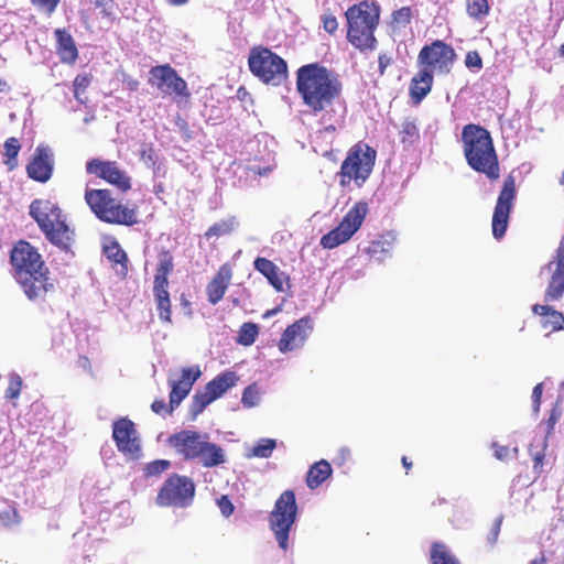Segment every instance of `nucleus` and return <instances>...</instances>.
Here are the masks:
<instances>
[{
	"mask_svg": "<svg viewBox=\"0 0 564 564\" xmlns=\"http://www.w3.org/2000/svg\"><path fill=\"white\" fill-rule=\"evenodd\" d=\"M466 10L469 17L481 19L488 15L490 7L488 0H466Z\"/></svg>",
	"mask_w": 564,
	"mask_h": 564,
	"instance_id": "40",
	"label": "nucleus"
},
{
	"mask_svg": "<svg viewBox=\"0 0 564 564\" xmlns=\"http://www.w3.org/2000/svg\"><path fill=\"white\" fill-rule=\"evenodd\" d=\"M465 65L469 69L480 70L484 66L482 58L477 51H469L465 57Z\"/></svg>",
	"mask_w": 564,
	"mask_h": 564,
	"instance_id": "49",
	"label": "nucleus"
},
{
	"mask_svg": "<svg viewBox=\"0 0 564 564\" xmlns=\"http://www.w3.org/2000/svg\"><path fill=\"white\" fill-rule=\"evenodd\" d=\"M296 89L304 105L317 113L340 97L343 84L335 72L319 63H311L296 70Z\"/></svg>",
	"mask_w": 564,
	"mask_h": 564,
	"instance_id": "2",
	"label": "nucleus"
},
{
	"mask_svg": "<svg viewBox=\"0 0 564 564\" xmlns=\"http://www.w3.org/2000/svg\"><path fill=\"white\" fill-rule=\"evenodd\" d=\"M431 564H460L448 546L442 542H434L431 545Z\"/></svg>",
	"mask_w": 564,
	"mask_h": 564,
	"instance_id": "33",
	"label": "nucleus"
},
{
	"mask_svg": "<svg viewBox=\"0 0 564 564\" xmlns=\"http://www.w3.org/2000/svg\"><path fill=\"white\" fill-rule=\"evenodd\" d=\"M434 75L426 69H420L410 82V97L413 104H420L431 91Z\"/></svg>",
	"mask_w": 564,
	"mask_h": 564,
	"instance_id": "25",
	"label": "nucleus"
},
{
	"mask_svg": "<svg viewBox=\"0 0 564 564\" xmlns=\"http://www.w3.org/2000/svg\"><path fill=\"white\" fill-rule=\"evenodd\" d=\"M552 271L551 279L544 292L545 303L561 300L564 295V242H560L555 260L547 264Z\"/></svg>",
	"mask_w": 564,
	"mask_h": 564,
	"instance_id": "20",
	"label": "nucleus"
},
{
	"mask_svg": "<svg viewBox=\"0 0 564 564\" xmlns=\"http://www.w3.org/2000/svg\"><path fill=\"white\" fill-rule=\"evenodd\" d=\"M501 524H502V518H497V519H495V521L492 522V524L489 528L486 540L490 547H492L498 541L500 530H501Z\"/></svg>",
	"mask_w": 564,
	"mask_h": 564,
	"instance_id": "48",
	"label": "nucleus"
},
{
	"mask_svg": "<svg viewBox=\"0 0 564 564\" xmlns=\"http://www.w3.org/2000/svg\"><path fill=\"white\" fill-rule=\"evenodd\" d=\"M106 257L113 263L121 267L120 273L126 276L128 273V256L117 241H111L105 247Z\"/></svg>",
	"mask_w": 564,
	"mask_h": 564,
	"instance_id": "34",
	"label": "nucleus"
},
{
	"mask_svg": "<svg viewBox=\"0 0 564 564\" xmlns=\"http://www.w3.org/2000/svg\"><path fill=\"white\" fill-rule=\"evenodd\" d=\"M394 241L395 236L393 234L381 235L369 243L366 248V253L377 261H383L390 254Z\"/></svg>",
	"mask_w": 564,
	"mask_h": 564,
	"instance_id": "28",
	"label": "nucleus"
},
{
	"mask_svg": "<svg viewBox=\"0 0 564 564\" xmlns=\"http://www.w3.org/2000/svg\"><path fill=\"white\" fill-rule=\"evenodd\" d=\"M232 279V268L229 263L221 264L206 286L207 301L212 305L219 303L226 294Z\"/></svg>",
	"mask_w": 564,
	"mask_h": 564,
	"instance_id": "22",
	"label": "nucleus"
},
{
	"mask_svg": "<svg viewBox=\"0 0 564 564\" xmlns=\"http://www.w3.org/2000/svg\"><path fill=\"white\" fill-rule=\"evenodd\" d=\"M544 458H545L544 449H541V451L535 452L534 454H532L533 470L538 475L543 473V462H544Z\"/></svg>",
	"mask_w": 564,
	"mask_h": 564,
	"instance_id": "54",
	"label": "nucleus"
},
{
	"mask_svg": "<svg viewBox=\"0 0 564 564\" xmlns=\"http://www.w3.org/2000/svg\"><path fill=\"white\" fill-rule=\"evenodd\" d=\"M29 215L35 220L45 238L61 250L68 251L74 241V230L57 203L36 198L29 206Z\"/></svg>",
	"mask_w": 564,
	"mask_h": 564,
	"instance_id": "4",
	"label": "nucleus"
},
{
	"mask_svg": "<svg viewBox=\"0 0 564 564\" xmlns=\"http://www.w3.org/2000/svg\"><path fill=\"white\" fill-rule=\"evenodd\" d=\"M151 410L160 415L171 414L173 411H170V403L166 404L164 400H154L151 404Z\"/></svg>",
	"mask_w": 564,
	"mask_h": 564,
	"instance_id": "55",
	"label": "nucleus"
},
{
	"mask_svg": "<svg viewBox=\"0 0 564 564\" xmlns=\"http://www.w3.org/2000/svg\"><path fill=\"white\" fill-rule=\"evenodd\" d=\"M312 330L313 321L310 316H304L295 321L283 332L278 343L279 350L285 354L301 348L305 344Z\"/></svg>",
	"mask_w": 564,
	"mask_h": 564,
	"instance_id": "19",
	"label": "nucleus"
},
{
	"mask_svg": "<svg viewBox=\"0 0 564 564\" xmlns=\"http://www.w3.org/2000/svg\"><path fill=\"white\" fill-rule=\"evenodd\" d=\"M148 83L163 96H175L185 100L191 98L187 83L170 64L151 67Z\"/></svg>",
	"mask_w": 564,
	"mask_h": 564,
	"instance_id": "14",
	"label": "nucleus"
},
{
	"mask_svg": "<svg viewBox=\"0 0 564 564\" xmlns=\"http://www.w3.org/2000/svg\"><path fill=\"white\" fill-rule=\"evenodd\" d=\"M456 57V52L452 45L442 40H435L421 48L417 63L422 66L421 69L429 68V72L433 75L434 72L447 75L451 73Z\"/></svg>",
	"mask_w": 564,
	"mask_h": 564,
	"instance_id": "12",
	"label": "nucleus"
},
{
	"mask_svg": "<svg viewBox=\"0 0 564 564\" xmlns=\"http://www.w3.org/2000/svg\"><path fill=\"white\" fill-rule=\"evenodd\" d=\"M10 87L8 86L7 82L0 78V93L9 91Z\"/></svg>",
	"mask_w": 564,
	"mask_h": 564,
	"instance_id": "63",
	"label": "nucleus"
},
{
	"mask_svg": "<svg viewBox=\"0 0 564 564\" xmlns=\"http://www.w3.org/2000/svg\"><path fill=\"white\" fill-rule=\"evenodd\" d=\"M296 517L297 505L295 492L288 489L276 499L273 510L269 516L270 529L283 551L289 549V535L296 521Z\"/></svg>",
	"mask_w": 564,
	"mask_h": 564,
	"instance_id": "10",
	"label": "nucleus"
},
{
	"mask_svg": "<svg viewBox=\"0 0 564 564\" xmlns=\"http://www.w3.org/2000/svg\"><path fill=\"white\" fill-rule=\"evenodd\" d=\"M322 21L323 29L329 34H335L338 29L337 19L332 14H324Z\"/></svg>",
	"mask_w": 564,
	"mask_h": 564,
	"instance_id": "53",
	"label": "nucleus"
},
{
	"mask_svg": "<svg viewBox=\"0 0 564 564\" xmlns=\"http://www.w3.org/2000/svg\"><path fill=\"white\" fill-rule=\"evenodd\" d=\"M562 413L561 410L556 406H554L549 415V419L546 420V436L551 435L553 433L555 424L558 422Z\"/></svg>",
	"mask_w": 564,
	"mask_h": 564,
	"instance_id": "50",
	"label": "nucleus"
},
{
	"mask_svg": "<svg viewBox=\"0 0 564 564\" xmlns=\"http://www.w3.org/2000/svg\"><path fill=\"white\" fill-rule=\"evenodd\" d=\"M30 2L40 12L51 15L55 12L61 0H30Z\"/></svg>",
	"mask_w": 564,
	"mask_h": 564,
	"instance_id": "45",
	"label": "nucleus"
},
{
	"mask_svg": "<svg viewBox=\"0 0 564 564\" xmlns=\"http://www.w3.org/2000/svg\"><path fill=\"white\" fill-rule=\"evenodd\" d=\"M174 269V257L170 250L159 252V262L156 265L153 285L169 286V275Z\"/></svg>",
	"mask_w": 564,
	"mask_h": 564,
	"instance_id": "30",
	"label": "nucleus"
},
{
	"mask_svg": "<svg viewBox=\"0 0 564 564\" xmlns=\"http://www.w3.org/2000/svg\"><path fill=\"white\" fill-rule=\"evenodd\" d=\"M259 334L258 325L254 323H243L238 332V343L243 346L252 345Z\"/></svg>",
	"mask_w": 564,
	"mask_h": 564,
	"instance_id": "39",
	"label": "nucleus"
},
{
	"mask_svg": "<svg viewBox=\"0 0 564 564\" xmlns=\"http://www.w3.org/2000/svg\"><path fill=\"white\" fill-rule=\"evenodd\" d=\"M542 392H543L542 383H538L532 390V402H533V408H534L535 412L539 411V408L541 404Z\"/></svg>",
	"mask_w": 564,
	"mask_h": 564,
	"instance_id": "57",
	"label": "nucleus"
},
{
	"mask_svg": "<svg viewBox=\"0 0 564 564\" xmlns=\"http://www.w3.org/2000/svg\"><path fill=\"white\" fill-rule=\"evenodd\" d=\"M167 443L184 459H199L204 467H215L225 463L224 449L217 444L203 440L196 431L183 430L172 434Z\"/></svg>",
	"mask_w": 564,
	"mask_h": 564,
	"instance_id": "7",
	"label": "nucleus"
},
{
	"mask_svg": "<svg viewBox=\"0 0 564 564\" xmlns=\"http://www.w3.org/2000/svg\"><path fill=\"white\" fill-rule=\"evenodd\" d=\"M401 463L406 471V474L410 471V469L412 468V462L409 460V458L406 456H403L401 458Z\"/></svg>",
	"mask_w": 564,
	"mask_h": 564,
	"instance_id": "60",
	"label": "nucleus"
},
{
	"mask_svg": "<svg viewBox=\"0 0 564 564\" xmlns=\"http://www.w3.org/2000/svg\"><path fill=\"white\" fill-rule=\"evenodd\" d=\"M529 564H546V557L542 554L540 557H535L530 561Z\"/></svg>",
	"mask_w": 564,
	"mask_h": 564,
	"instance_id": "61",
	"label": "nucleus"
},
{
	"mask_svg": "<svg viewBox=\"0 0 564 564\" xmlns=\"http://www.w3.org/2000/svg\"><path fill=\"white\" fill-rule=\"evenodd\" d=\"M332 474V465L327 460L321 459L310 467L306 475V485L310 489H316L327 480Z\"/></svg>",
	"mask_w": 564,
	"mask_h": 564,
	"instance_id": "29",
	"label": "nucleus"
},
{
	"mask_svg": "<svg viewBox=\"0 0 564 564\" xmlns=\"http://www.w3.org/2000/svg\"><path fill=\"white\" fill-rule=\"evenodd\" d=\"M200 375L202 371L198 366L184 368L180 379L170 381V411H174L188 395L193 384L198 380Z\"/></svg>",
	"mask_w": 564,
	"mask_h": 564,
	"instance_id": "21",
	"label": "nucleus"
},
{
	"mask_svg": "<svg viewBox=\"0 0 564 564\" xmlns=\"http://www.w3.org/2000/svg\"><path fill=\"white\" fill-rule=\"evenodd\" d=\"M401 142L403 144H414L420 139V132L414 121L404 120L400 129Z\"/></svg>",
	"mask_w": 564,
	"mask_h": 564,
	"instance_id": "37",
	"label": "nucleus"
},
{
	"mask_svg": "<svg viewBox=\"0 0 564 564\" xmlns=\"http://www.w3.org/2000/svg\"><path fill=\"white\" fill-rule=\"evenodd\" d=\"M216 399L207 391L205 390L203 392H196L193 395L191 405H189V412L193 417H196L198 414H200L208 404H210Z\"/></svg>",
	"mask_w": 564,
	"mask_h": 564,
	"instance_id": "35",
	"label": "nucleus"
},
{
	"mask_svg": "<svg viewBox=\"0 0 564 564\" xmlns=\"http://www.w3.org/2000/svg\"><path fill=\"white\" fill-rule=\"evenodd\" d=\"M260 401V389L258 384H249L242 392L241 402L245 408H253L259 404Z\"/></svg>",
	"mask_w": 564,
	"mask_h": 564,
	"instance_id": "43",
	"label": "nucleus"
},
{
	"mask_svg": "<svg viewBox=\"0 0 564 564\" xmlns=\"http://www.w3.org/2000/svg\"><path fill=\"white\" fill-rule=\"evenodd\" d=\"M238 380L239 378L235 371H224L210 380L205 388L215 399H218L235 387Z\"/></svg>",
	"mask_w": 564,
	"mask_h": 564,
	"instance_id": "27",
	"label": "nucleus"
},
{
	"mask_svg": "<svg viewBox=\"0 0 564 564\" xmlns=\"http://www.w3.org/2000/svg\"><path fill=\"white\" fill-rule=\"evenodd\" d=\"M28 177L46 183L51 180L54 171V155L50 147L39 144L25 167Z\"/></svg>",
	"mask_w": 564,
	"mask_h": 564,
	"instance_id": "18",
	"label": "nucleus"
},
{
	"mask_svg": "<svg viewBox=\"0 0 564 564\" xmlns=\"http://www.w3.org/2000/svg\"><path fill=\"white\" fill-rule=\"evenodd\" d=\"M516 196V180L513 176L509 175L503 181L492 215V235L498 240L501 239L507 231Z\"/></svg>",
	"mask_w": 564,
	"mask_h": 564,
	"instance_id": "15",
	"label": "nucleus"
},
{
	"mask_svg": "<svg viewBox=\"0 0 564 564\" xmlns=\"http://www.w3.org/2000/svg\"><path fill=\"white\" fill-rule=\"evenodd\" d=\"M23 387V380L18 373H11L8 378V387L4 395L9 400H15L19 398Z\"/></svg>",
	"mask_w": 564,
	"mask_h": 564,
	"instance_id": "42",
	"label": "nucleus"
},
{
	"mask_svg": "<svg viewBox=\"0 0 564 564\" xmlns=\"http://www.w3.org/2000/svg\"><path fill=\"white\" fill-rule=\"evenodd\" d=\"M392 63V58L387 54H380L378 57V66L380 75H383L386 68Z\"/></svg>",
	"mask_w": 564,
	"mask_h": 564,
	"instance_id": "58",
	"label": "nucleus"
},
{
	"mask_svg": "<svg viewBox=\"0 0 564 564\" xmlns=\"http://www.w3.org/2000/svg\"><path fill=\"white\" fill-rule=\"evenodd\" d=\"M171 6L180 7L188 2V0H167Z\"/></svg>",
	"mask_w": 564,
	"mask_h": 564,
	"instance_id": "62",
	"label": "nucleus"
},
{
	"mask_svg": "<svg viewBox=\"0 0 564 564\" xmlns=\"http://www.w3.org/2000/svg\"><path fill=\"white\" fill-rule=\"evenodd\" d=\"M532 313L540 317V325L549 333L564 330V314L549 304H534Z\"/></svg>",
	"mask_w": 564,
	"mask_h": 564,
	"instance_id": "24",
	"label": "nucleus"
},
{
	"mask_svg": "<svg viewBox=\"0 0 564 564\" xmlns=\"http://www.w3.org/2000/svg\"><path fill=\"white\" fill-rule=\"evenodd\" d=\"M171 463L166 459H156L150 462L144 467L145 476H158L169 469Z\"/></svg>",
	"mask_w": 564,
	"mask_h": 564,
	"instance_id": "44",
	"label": "nucleus"
},
{
	"mask_svg": "<svg viewBox=\"0 0 564 564\" xmlns=\"http://www.w3.org/2000/svg\"><path fill=\"white\" fill-rule=\"evenodd\" d=\"M91 80L93 76L90 74H78L73 82L74 97L82 105L87 102L85 91L89 87Z\"/></svg>",
	"mask_w": 564,
	"mask_h": 564,
	"instance_id": "36",
	"label": "nucleus"
},
{
	"mask_svg": "<svg viewBox=\"0 0 564 564\" xmlns=\"http://www.w3.org/2000/svg\"><path fill=\"white\" fill-rule=\"evenodd\" d=\"M217 505L225 517H229L234 513L235 507L228 496H221L217 500Z\"/></svg>",
	"mask_w": 564,
	"mask_h": 564,
	"instance_id": "52",
	"label": "nucleus"
},
{
	"mask_svg": "<svg viewBox=\"0 0 564 564\" xmlns=\"http://www.w3.org/2000/svg\"><path fill=\"white\" fill-rule=\"evenodd\" d=\"M22 145L18 138L11 137L8 138L3 143V164L8 167L9 171H13L18 167V155Z\"/></svg>",
	"mask_w": 564,
	"mask_h": 564,
	"instance_id": "32",
	"label": "nucleus"
},
{
	"mask_svg": "<svg viewBox=\"0 0 564 564\" xmlns=\"http://www.w3.org/2000/svg\"><path fill=\"white\" fill-rule=\"evenodd\" d=\"M96 8H102L105 9L109 3L112 2V0H90Z\"/></svg>",
	"mask_w": 564,
	"mask_h": 564,
	"instance_id": "59",
	"label": "nucleus"
},
{
	"mask_svg": "<svg viewBox=\"0 0 564 564\" xmlns=\"http://www.w3.org/2000/svg\"><path fill=\"white\" fill-rule=\"evenodd\" d=\"M195 495V485L192 479L177 474L171 475L161 487L156 503L161 507H187Z\"/></svg>",
	"mask_w": 564,
	"mask_h": 564,
	"instance_id": "13",
	"label": "nucleus"
},
{
	"mask_svg": "<svg viewBox=\"0 0 564 564\" xmlns=\"http://www.w3.org/2000/svg\"><path fill=\"white\" fill-rule=\"evenodd\" d=\"M0 521L6 527L18 524L20 522V517L17 509L9 506L4 510L0 511Z\"/></svg>",
	"mask_w": 564,
	"mask_h": 564,
	"instance_id": "46",
	"label": "nucleus"
},
{
	"mask_svg": "<svg viewBox=\"0 0 564 564\" xmlns=\"http://www.w3.org/2000/svg\"><path fill=\"white\" fill-rule=\"evenodd\" d=\"M347 19V40L360 51H372L377 46L375 30L379 23V8L361 1L348 8L345 13Z\"/></svg>",
	"mask_w": 564,
	"mask_h": 564,
	"instance_id": "6",
	"label": "nucleus"
},
{
	"mask_svg": "<svg viewBox=\"0 0 564 564\" xmlns=\"http://www.w3.org/2000/svg\"><path fill=\"white\" fill-rule=\"evenodd\" d=\"M235 220L234 218L223 219L213 226H210L204 234L205 238L210 239L213 237H221L229 235L234 230Z\"/></svg>",
	"mask_w": 564,
	"mask_h": 564,
	"instance_id": "38",
	"label": "nucleus"
},
{
	"mask_svg": "<svg viewBox=\"0 0 564 564\" xmlns=\"http://www.w3.org/2000/svg\"><path fill=\"white\" fill-rule=\"evenodd\" d=\"M167 288L164 285H153V295L160 319L164 323H172V304Z\"/></svg>",
	"mask_w": 564,
	"mask_h": 564,
	"instance_id": "31",
	"label": "nucleus"
},
{
	"mask_svg": "<svg viewBox=\"0 0 564 564\" xmlns=\"http://www.w3.org/2000/svg\"><path fill=\"white\" fill-rule=\"evenodd\" d=\"M86 172L104 180L122 193L131 188V177L117 161L91 159L86 163Z\"/></svg>",
	"mask_w": 564,
	"mask_h": 564,
	"instance_id": "16",
	"label": "nucleus"
},
{
	"mask_svg": "<svg viewBox=\"0 0 564 564\" xmlns=\"http://www.w3.org/2000/svg\"><path fill=\"white\" fill-rule=\"evenodd\" d=\"M139 154L142 161L151 164L155 163V151L151 143H143Z\"/></svg>",
	"mask_w": 564,
	"mask_h": 564,
	"instance_id": "51",
	"label": "nucleus"
},
{
	"mask_svg": "<svg viewBox=\"0 0 564 564\" xmlns=\"http://www.w3.org/2000/svg\"><path fill=\"white\" fill-rule=\"evenodd\" d=\"M13 276L31 301L45 300L54 291L50 269L37 249L26 240H19L10 251Z\"/></svg>",
	"mask_w": 564,
	"mask_h": 564,
	"instance_id": "1",
	"label": "nucleus"
},
{
	"mask_svg": "<svg viewBox=\"0 0 564 564\" xmlns=\"http://www.w3.org/2000/svg\"><path fill=\"white\" fill-rule=\"evenodd\" d=\"M367 214V203H356L334 229L322 236L321 246L324 249H334L347 242L361 227Z\"/></svg>",
	"mask_w": 564,
	"mask_h": 564,
	"instance_id": "11",
	"label": "nucleus"
},
{
	"mask_svg": "<svg viewBox=\"0 0 564 564\" xmlns=\"http://www.w3.org/2000/svg\"><path fill=\"white\" fill-rule=\"evenodd\" d=\"M250 73L267 85L279 86L288 77V64L269 47L256 45L248 56Z\"/></svg>",
	"mask_w": 564,
	"mask_h": 564,
	"instance_id": "9",
	"label": "nucleus"
},
{
	"mask_svg": "<svg viewBox=\"0 0 564 564\" xmlns=\"http://www.w3.org/2000/svg\"><path fill=\"white\" fill-rule=\"evenodd\" d=\"M128 85H129V88L131 90H134V89H137L139 83L137 80H134V79H131V80L128 82Z\"/></svg>",
	"mask_w": 564,
	"mask_h": 564,
	"instance_id": "64",
	"label": "nucleus"
},
{
	"mask_svg": "<svg viewBox=\"0 0 564 564\" xmlns=\"http://www.w3.org/2000/svg\"><path fill=\"white\" fill-rule=\"evenodd\" d=\"M276 446L273 438H261L251 449V456L269 458Z\"/></svg>",
	"mask_w": 564,
	"mask_h": 564,
	"instance_id": "41",
	"label": "nucleus"
},
{
	"mask_svg": "<svg viewBox=\"0 0 564 564\" xmlns=\"http://www.w3.org/2000/svg\"><path fill=\"white\" fill-rule=\"evenodd\" d=\"M376 158V150L367 143L358 142L352 145L338 172L339 185L347 187L354 182L356 186L361 187L373 170Z\"/></svg>",
	"mask_w": 564,
	"mask_h": 564,
	"instance_id": "8",
	"label": "nucleus"
},
{
	"mask_svg": "<svg viewBox=\"0 0 564 564\" xmlns=\"http://www.w3.org/2000/svg\"><path fill=\"white\" fill-rule=\"evenodd\" d=\"M85 202L91 213L102 223L127 227L139 224L138 206L122 203L108 188L86 189Z\"/></svg>",
	"mask_w": 564,
	"mask_h": 564,
	"instance_id": "5",
	"label": "nucleus"
},
{
	"mask_svg": "<svg viewBox=\"0 0 564 564\" xmlns=\"http://www.w3.org/2000/svg\"><path fill=\"white\" fill-rule=\"evenodd\" d=\"M494 455L499 460H505L510 455V448L498 443H492Z\"/></svg>",
	"mask_w": 564,
	"mask_h": 564,
	"instance_id": "56",
	"label": "nucleus"
},
{
	"mask_svg": "<svg viewBox=\"0 0 564 564\" xmlns=\"http://www.w3.org/2000/svg\"><path fill=\"white\" fill-rule=\"evenodd\" d=\"M112 438L119 452L137 459L141 455V446L134 423L128 417H120L112 424Z\"/></svg>",
	"mask_w": 564,
	"mask_h": 564,
	"instance_id": "17",
	"label": "nucleus"
},
{
	"mask_svg": "<svg viewBox=\"0 0 564 564\" xmlns=\"http://www.w3.org/2000/svg\"><path fill=\"white\" fill-rule=\"evenodd\" d=\"M412 18V11L409 7H403L393 12L392 19L393 23L400 26H406L410 24Z\"/></svg>",
	"mask_w": 564,
	"mask_h": 564,
	"instance_id": "47",
	"label": "nucleus"
},
{
	"mask_svg": "<svg viewBox=\"0 0 564 564\" xmlns=\"http://www.w3.org/2000/svg\"><path fill=\"white\" fill-rule=\"evenodd\" d=\"M56 37V52L63 63L74 64L78 58V51L70 33L63 29L54 31Z\"/></svg>",
	"mask_w": 564,
	"mask_h": 564,
	"instance_id": "26",
	"label": "nucleus"
},
{
	"mask_svg": "<svg viewBox=\"0 0 564 564\" xmlns=\"http://www.w3.org/2000/svg\"><path fill=\"white\" fill-rule=\"evenodd\" d=\"M462 142L467 164L489 180H498L499 160L489 131L475 123L466 124L462 131Z\"/></svg>",
	"mask_w": 564,
	"mask_h": 564,
	"instance_id": "3",
	"label": "nucleus"
},
{
	"mask_svg": "<svg viewBox=\"0 0 564 564\" xmlns=\"http://www.w3.org/2000/svg\"><path fill=\"white\" fill-rule=\"evenodd\" d=\"M253 267L259 273L267 278L268 282L276 292L284 291V282L289 281V276L285 272L281 271L273 261L264 257H257L253 261Z\"/></svg>",
	"mask_w": 564,
	"mask_h": 564,
	"instance_id": "23",
	"label": "nucleus"
}]
</instances>
